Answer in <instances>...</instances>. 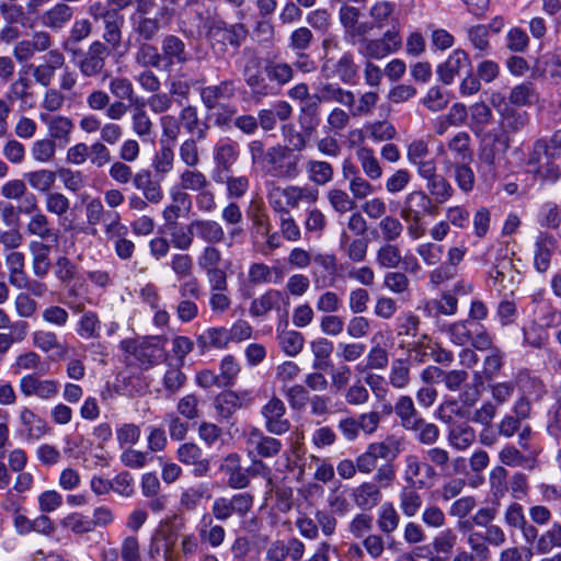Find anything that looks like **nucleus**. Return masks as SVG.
Returning a JSON list of instances; mask_svg holds the SVG:
<instances>
[{"instance_id":"nucleus-50","label":"nucleus","mask_w":561,"mask_h":561,"mask_svg":"<svg viewBox=\"0 0 561 561\" xmlns=\"http://www.w3.org/2000/svg\"><path fill=\"white\" fill-rule=\"evenodd\" d=\"M241 407V397L233 391L221 392L215 399L216 412L222 419L231 417Z\"/></svg>"},{"instance_id":"nucleus-60","label":"nucleus","mask_w":561,"mask_h":561,"mask_svg":"<svg viewBox=\"0 0 561 561\" xmlns=\"http://www.w3.org/2000/svg\"><path fill=\"white\" fill-rule=\"evenodd\" d=\"M31 157L37 163L53 162L56 157V142L49 138L35 140L31 147Z\"/></svg>"},{"instance_id":"nucleus-33","label":"nucleus","mask_w":561,"mask_h":561,"mask_svg":"<svg viewBox=\"0 0 561 561\" xmlns=\"http://www.w3.org/2000/svg\"><path fill=\"white\" fill-rule=\"evenodd\" d=\"M197 238L210 244L220 243L225 239L224 228L219 222L211 219H196L192 221Z\"/></svg>"},{"instance_id":"nucleus-15","label":"nucleus","mask_w":561,"mask_h":561,"mask_svg":"<svg viewBox=\"0 0 561 561\" xmlns=\"http://www.w3.org/2000/svg\"><path fill=\"white\" fill-rule=\"evenodd\" d=\"M161 58L165 66L172 67L190 61L191 54L182 38L168 34L161 41Z\"/></svg>"},{"instance_id":"nucleus-37","label":"nucleus","mask_w":561,"mask_h":561,"mask_svg":"<svg viewBox=\"0 0 561 561\" xmlns=\"http://www.w3.org/2000/svg\"><path fill=\"white\" fill-rule=\"evenodd\" d=\"M130 115L131 130L142 140L149 139L153 134V123L145 110L144 103L134 104Z\"/></svg>"},{"instance_id":"nucleus-28","label":"nucleus","mask_w":561,"mask_h":561,"mask_svg":"<svg viewBox=\"0 0 561 561\" xmlns=\"http://www.w3.org/2000/svg\"><path fill=\"white\" fill-rule=\"evenodd\" d=\"M449 445L459 451L468 449L476 440V431L467 423L450 424L447 434Z\"/></svg>"},{"instance_id":"nucleus-14","label":"nucleus","mask_w":561,"mask_h":561,"mask_svg":"<svg viewBox=\"0 0 561 561\" xmlns=\"http://www.w3.org/2000/svg\"><path fill=\"white\" fill-rule=\"evenodd\" d=\"M305 550V543L296 537H291L287 541L275 540L268 546L265 559L267 561H286L289 558L290 561H300Z\"/></svg>"},{"instance_id":"nucleus-2","label":"nucleus","mask_w":561,"mask_h":561,"mask_svg":"<svg viewBox=\"0 0 561 561\" xmlns=\"http://www.w3.org/2000/svg\"><path fill=\"white\" fill-rule=\"evenodd\" d=\"M438 206L422 190L408 193L402 202L400 217L407 224V233L412 240L424 237L426 232L424 217L436 216Z\"/></svg>"},{"instance_id":"nucleus-4","label":"nucleus","mask_w":561,"mask_h":561,"mask_svg":"<svg viewBox=\"0 0 561 561\" xmlns=\"http://www.w3.org/2000/svg\"><path fill=\"white\" fill-rule=\"evenodd\" d=\"M381 415L377 411H368L358 415H348L337 421V430L346 442H355L363 433L371 436L379 427Z\"/></svg>"},{"instance_id":"nucleus-47","label":"nucleus","mask_w":561,"mask_h":561,"mask_svg":"<svg viewBox=\"0 0 561 561\" xmlns=\"http://www.w3.org/2000/svg\"><path fill=\"white\" fill-rule=\"evenodd\" d=\"M178 118L188 133L196 136L197 140L206 138L208 127L206 125L201 126L197 108L195 106L187 105L183 107Z\"/></svg>"},{"instance_id":"nucleus-12","label":"nucleus","mask_w":561,"mask_h":561,"mask_svg":"<svg viewBox=\"0 0 561 561\" xmlns=\"http://www.w3.org/2000/svg\"><path fill=\"white\" fill-rule=\"evenodd\" d=\"M75 313H80L76 323L77 335L84 341H96L101 337L102 322L99 314L92 310H85L84 304L71 305Z\"/></svg>"},{"instance_id":"nucleus-26","label":"nucleus","mask_w":561,"mask_h":561,"mask_svg":"<svg viewBox=\"0 0 561 561\" xmlns=\"http://www.w3.org/2000/svg\"><path fill=\"white\" fill-rule=\"evenodd\" d=\"M214 519L209 514H204L197 525V531L202 542L217 548L225 541L226 530L221 525L215 524Z\"/></svg>"},{"instance_id":"nucleus-58","label":"nucleus","mask_w":561,"mask_h":561,"mask_svg":"<svg viewBox=\"0 0 561 561\" xmlns=\"http://www.w3.org/2000/svg\"><path fill=\"white\" fill-rule=\"evenodd\" d=\"M408 431L416 433V439L423 445H434L439 439V428L426 422L422 416Z\"/></svg>"},{"instance_id":"nucleus-56","label":"nucleus","mask_w":561,"mask_h":561,"mask_svg":"<svg viewBox=\"0 0 561 561\" xmlns=\"http://www.w3.org/2000/svg\"><path fill=\"white\" fill-rule=\"evenodd\" d=\"M389 383L394 389H404L411 381L410 363L408 359L397 358L391 363Z\"/></svg>"},{"instance_id":"nucleus-39","label":"nucleus","mask_w":561,"mask_h":561,"mask_svg":"<svg viewBox=\"0 0 561 561\" xmlns=\"http://www.w3.org/2000/svg\"><path fill=\"white\" fill-rule=\"evenodd\" d=\"M403 428L409 430L421 417L410 396H400L393 407Z\"/></svg>"},{"instance_id":"nucleus-44","label":"nucleus","mask_w":561,"mask_h":561,"mask_svg":"<svg viewBox=\"0 0 561 561\" xmlns=\"http://www.w3.org/2000/svg\"><path fill=\"white\" fill-rule=\"evenodd\" d=\"M24 179L31 188L47 194L56 183V172L48 169H39L25 173Z\"/></svg>"},{"instance_id":"nucleus-36","label":"nucleus","mask_w":561,"mask_h":561,"mask_svg":"<svg viewBox=\"0 0 561 561\" xmlns=\"http://www.w3.org/2000/svg\"><path fill=\"white\" fill-rule=\"evenodd\" d=\"M33 345L43 353L56 352L60 357L67 353V347L60 343L57 334L48 330H37L32 335Z\"/></svg>"},{"instance_id":"nucleus-63","label":"nucleus","mask_w":561,"mask_h":561,"mask_svg":"<svg viewBox=\"0 0 561 561\" xmlns=\"http://www.w3.org/2000/svg\"><path fill=\"white\" fill-rule=\"evenodd\" d=\"M400 516L391 503H385L379 512L377 525L379 530L385 535L392 534L399 526Z\"/></svg>"},{"instance_id":"nucleus-40","label":"nucleus","mask_w":561,"mask_h":561,"mask_svg":"<svg viewBox=\"0 0 561 561\" xmlns=\"http://www.w3.org/2000/svg\"><path fill=\"white\" fill-rule=\"evenodd\" d=\"M356 157L364 174L371 181H377L382 176V168L371 148L359 147L356 150Z\"/></svg>"},{"instance_id":"nucleus-24","label":"nucleus","mask_w":561,"mask_h":561,"mask_svg":"<svg viewBox=\"0 0 561 561\" xmlns=\"http://www.w3.org/2000/svg\"><path fill=\"white\" fill-rule=\"evenodd\" d=\"M240 156L239 144L231 139H224L219 141L214 148V161L216 165L230 172Z\"/></svg>"},{"instance_id":"nucleus-51","label":"nucleus","mask_w":561,"mask_h":561,"mask_svg":"<svg viewBox=\"0 0 561 561\" xmlns=\"http://www.w3.org/2000/svg\"><path fill=\"white\" fill-rule=\"evenodd\" d=\"M471 138L467 131H458L447 144L448 149L454 153L456 162H470L472 150Z\"/></svg>"},{"instance_id":"nucleus-55","label":"nucleus","mask_w":561,"mask_h":561,"mask_svg":"<svg viewBox=\"0 0 561 561\" xmlns=\"http://www.w3.org/2000/svg\"><path fill=\"white\" fill-rule=\"evenodd\" d=\"M477 329L478 323L471 320H462L449 324L447 332L455 344L463 346L471 341L473 331H477Z\"/></svg>"},{"instance_id":"nucleus-17","label":"nucleus","mask_w":561,"mask_h":561,"mask_svg":"<svg viewBox=\"0 0 561 561\" xmlns=\"http://www.w3.org/2000/svg\"><path fill=\"white\" fill-rule=\"evenodd\" d=\"M236 83L231 79L220 81L201 90V100L207 110H215L220 101H229L236 96Z\"/></svg>"},{"instance_id":"nucleus-23","label":"nucleus","mask_w":561,"mask_h":561,"mask_svg":"<svg viewBox=\"0 0 561 561\" xmlns=\"http://www.w3.org/2000/svg\"><path fill=\"white\" fill-rule=\"evenodd\" d=\"M557 249V240L553 236L540 233L535 242L534 265L539 273H545L550 266L553 252Z\"/></svg>"},{"instance_id":"nucleus-1","label":"nucleus","mask_w":561,"mask_h":561,"mask_svg":"<svg viewBox=\"0 0 561 561\" xmlns=\"http://www.w3.org/2000/svg\"><path fill=\"white\" fill-rule=\"evenodd\" d=\"M331 102L352 107L355 102V94L337 83H320L317 87V92L300 107L298 123L307 135L311 136L319 126L320 104Z\"/></svg>"},{"instance_id":"nucleus-38","label":"nucleus","mask_w":561,"mask_h":561,"mask_svg":"<svg viewBox=\"0 0 561 561\" xmlns=\"http://www.w3.org/2000/svg\"><path fill=\"white\" fill-rule=\"evenodd\" d=\"M0 14L7 24H19L23 27H32L34 24L32 14L26 11V5L23 7L18 2H0Z\"/></svg>"},{"instance_id":"nucleus-34","label":"nucleus","mask_w":561,"mask_h":561,"mask_svg":"<svg viewBox=\"0 0 561 561\" xmlns=\"http://www.w3.org/2000/svg\"><path fill=\"white\" fill-rule=\"evenodd\" d=\"M425 187L426 194L432 198L433 204L436 206L447 203L455 194L453 185L442 174H437L433 179L428 180Z\"/></svg>"},{"instance_id":"nucleus-49","label":"nucleus","mask_w":561,"mask_h":561,"mask_svg":"<svg viewBox=\"0 0 561 561\" xmlns=\"http://www.w3.org/2000/svg\"><path fill=\"white\" fill-rule=\"evenodd\" d=\"M124 24V16L119 13L116 16L103 21L104 32L102 35L103 43L112 50H116L122 44V26Z\"/></svg>"},{"instance_id":"nucleus-59","label":"nucleus","mask_w":561,"mask_h":561,"mask_svg":"<svg viewBox=\"0 0 561 561\" xmlns=\"http://www.w3.org/2000/svg\"><path fill=\"white\" fill-rule=\"evenodd\" d=\"M301 156L294 154L291 149L286 146L279 164L280 169L277 178L286 180L297 179L301 173Z\"/></svg>"},{"instance_id":"nucleus-62","label":"nucleus","mask_w":561,"mask_h":561,"mask_svg":"<svg viewBox=\"0 0 561 561\" xmlns=\"http://www.w3.org/2000/svg\"><path fill=\"white\" fill-rule=\"evenodd\" d=\"M376 262L382 268H397L402 262L401 251L392 242H386L377 250Z\"/></svg>"},{"instance_id":"nucleus-13","label":"nucleus","mask_w":561,"mask_h":561,"mask_svg":"<svg viewBox=\"0 0 561 561\" xmlns=\"http://www.w3.org/2000/svg\"><path fill=\"white\" fill-rule=\"evenodd\" d=\"M490 277L496 290L504 297L507 294L513 295L516 286L519 283V273L514 267L510 259H502L495 267L491 271Z\"/></svg>"},{"instance_id":"nucleus-43","label":"nucleus","mask_w":561,"mask_h":561,"mask_svg":"<svg viewBox=\"0 0 561 561\" xmlns=\"http://www.w3.org/2000/svg\"><path fill=\"white\" fill-rule=\"evenodd\" d=\"M179 186L183 191L201 192L210 186L207 176L199 170L186 168L180 174Z\"/></svg>"},{"instance_id":"nucleus-35","label":"nucleus","mask_w":561,"mask_h":561,"mask_svg":"<svg viewBox=\"0 0 561 561\" xmlns=\"http://www.w3.org/2000/svg\"><path fill=\"white\" fill-rule=\"evenodd\" d=\"M283 294L277 289H270L260 297L252 300L249 312L252 317L265 316L271 310H278Z\"/></svg>"},{"instance_id":"nucleus-32","label":"nucleus","mask_w":561,"mask_h":561,"mask_svg":"<svg viewBox=\"0 0 561 561\" xmlns=\"http://www.w3.org/2000/svg\"><path fill=\"white\" fill-rule=\"evenodd\" d=\"M307 179L319 186L330 183L334 176L332 164L324 160L308 159L305 163Z\"/></svg>"},{"instance_id":"nucleus-64","label":"nucleus","mask_w":561,"mask_h":561,"mask_svg":"<svg viewBox=\"0 0 561 561\" xmlns=\"http://www.w3.org/2000/svg\"><path fill=\"white\" fill-rule=\"evenodd\" d=\"M556 547L561 548V525L558 523L552 524L536 542V550L539 553H548Z\"/></svg>"},{"instance_id":"nucleus-6","label":"nucleus","mask_w":561,"mask_h":561,"mask_svg":"<svg viewBox=\"0 0 561 561\" xmlns=\"http://www.w3.org/2000/svg\"><path fill=\"white\" fill-rule=\"evenodd\" d=\"M270 472V468L261 460H253V469H244L241 466V456L230 453L222 458L219 470L228 477L227 484L231 489H245L250 484L249 473H259L260 470Z\"/></svg>"},{"instance_id":"nucleus-18","label":"nucleus","mask_w":561,"mask_h":561,"mask_svg":"<svg viewBox=\"0 0 561 561\" xmlns=\"http://www.w3.org/2000/svg\"><path fill=\"white\" fill-rule=\"evenodd\" d=\"M424 470L427 479L436 477L435 469L427 462H423L417 455L410 454L404 457L403 479L408 485H417L419 489L426 486L423 479H417Z\"/></svg>"},{"instance_id":"nucleus-5","label":"nucleus","mask_w":561,"mask_h":561,"mask_svg":"<svg viewBox=\"0 0 561 561\" xmlns=\"http://www.w3.org/2000/svg\"><path fill=\"white\" fill-rule=\"evenodd\" d=\"M207 36L214 51L222 55L227 50V44L238 49L245 41L248 30L242 23L216 22L209 27Z\"/></svg>"},{"instance_id":"nucleus-22","label":"nucleus","mask_w":561,"mask_h":561,"mask_svg":"<svg viewBox=\"0 0 561 561\" xmlns=\"http://www.w3.org/2000/svg\"><path fill=\"white\" fill-rule=\"evenodd\" d=\"M73 16V9L67 3L58 2L39 15L43 26L59 31L65 27Z\"/></svg>"},{"instance_id":"nucleus-3","label":"nucleus","mask_w":561,"mask_h":561,"mask_svg":"<svg viewBox=\"0 0 561 561\" xmlns=\"http://www.w3.org/2000/svg\"><path fill=\"white\" fill-rule=\"evenodd\" d=\"M71 54L72 62L80 73L85 78H95L104 72L111 48L101 41H94L87 51L71 49Z\"/></svg>"},{"instance_id":"nucleus-48","label":"nucleus","mask_w":561,"mask_h":561,"mask_svg":"<svg viewBox=\"0 0 561 561\" xmlns=\"http://www.w3.org/2000/svg\"><path fill=\"white\" fill-rule=\"evenodd\" d=\"M310 350L313 355L312 366L314 369H324L329 365L333 353V342L327 337H318L310 342Z\"/></svg>"},{"instance_id":"nucleus-8","label":"nucleus","mask_w":561,"mask_h":561,"mask_svg":"<svg viewBox=\"0 0 561 561\" xmlns=\"http://www.w3.org/2000/svg\"><path fill=\"white\" fill-rule=\"evenodd\" d=\"M358 66L354 55L345 51L339 59L327 58L321 66V75L325 79L337 78L342 83H352L357 77Z\"/></svg>"},{"instance_id":"nucleus-11","label":"nucleus","mask_w":561,"mask_h":561,"mask_svg":"<svg viewBox=\"0 0 561 561\" xmlns=\"http://www.w3.org/2000/svg\"><path fill=\"white\" fill-rule=\"evenodd\" d=\"M245 443L252 448L249 454L255 453L261 458L276 457L283 449V443L278 438L265 435L257 427H251L245 433Z\"/></svg>"},{"instance_id":"nucleus-41","label":"nucleus","mask_w":561,"mask_h":561,"mask_svg":"<svg viewBox=\"0 0 561 561\" xmlns=\"http://www.w3.org/2000/svg\"><path fill=\"white\" fill-rule=\"evenodd\" d=\"M26 232L30 236H35L41 240H57L58 233L50 227L48 217L43 213H35L34 216L30 217L26 225Z\"/></svg>"},{"instance_id":"nucleus-42","label":"nucleus","mask_w":561,"mask_h":561,"mask_svg":"<svg viewBox=\"0 0 561 561\" xmlns=\"http://www.w3.org/2000/svg\"><path fill=\"white\" fill-rule=\"evenodd\" d=\"M249 217L252 222L251 237L253 244H257L260 239L267 236L268 231L272 229L270 218L261 205L252 206L249 211Z\"/></svg>"},{"instance_id":"nucleus-25","label":"nucleus","mask_w":561,"mask_h":561,"mask_svg":"<svg viewBox=\"0 0 561 561\" xmlns=\"http://www.w3.org/2000/svg\"><path fill=\"white\" fill-rule=\"evenodd\" d=\"M41 119L46 124L49 139H53L55 142L56 140H64L68 141L70 138V135L73 131L75 124L73 121L64 115H46L41 114Z\"/></svg>"},{"instance_id":"nucleus-20","label":"nucleus","mask_w":561,"mask_h":561,"mask_svg":"<svg viewBox=\"0 0 561 561\" xmlns=\"http://www.w3.org/2000/svg\"><path fill=\"white\" fill-rule=\"evenodd\" d=\"M133 185L151 204H159L164 197L160 183L153 179L151 172L147 169H140L135 173Z\"/></svg>"},{"instance_id":"nucleus-30","label":"nucleus","mask_w":561,"mask_h":561,"mask_svg":"<svg viewBox=\"0 0 561 561\" xmlns=\"http://www.w3.org/2000/svg\"><path fill=\"white\" fill-rule=\"evenodd\" d=\"M284 208H297L300 203L314 204L319 198V191L307 185H289L284 187Z\"/></svg>"},{"instance_id":"nucleus-46","label":"nucleus","mask_w":561,"mask_h":561,"mask_svg":"<svg viewBox=\"0 0 561 561\" xmlns=\"http://www.w3.org/2000/svg\"><path fill=\"white\" fill-rule=\"evenodd\" d=\"M108 93L119 101H127L130 104L138 103L133 82L126 77H114L108 81Z\"/></svg>"},{"instance_id":"nucleus-45","label":"nucleus","mask_w":561,"mask_h":561,"mask_svg":"<svg viewBox=\"0 0 561 561\" xmlns=\"http://www.w3.org/2000/svg\"><path fill=\"white\" fill-rule=\"evenodd\" d=\"M417 485H405L399 494L400 508L407 517L415 516L422 507V496L417 492Z\"/></svg>"},{"instance_id":"nucleus-19","label":"nucleus","mask_w":561,"mask_h":561,"mask_svg":"<svg viewBox=\"0 0 561 561\" xmlns=\"http://www.w3.org/2000/svg\"><path fill=\"white\" fill-rule=\"evenodd\" d=\"M351 499L359 510L370 511L381 502L382 494L378 484L366 481L352 490Z\"/></svg>"},{"instance_id":"nucleus-53","label":"nucleus","mask_w":561,"mask_h":561,"mask_svg":"<svg viewBox=\"0 0 561 561\" xmlns=\"http://www.w3.org/2000/svg\"><path fill=\"white\" fill-rule=\"evenodd\" d=\"M197 342L202 347L224 348L231 342V334L224 327L210 328L198 335Z\"/></svg>"},{"instance_id":"nucleus-27","label":"nucleus","mask_w":561,"mask_h":561,"mask_svg":"<svg viewBox=\"0 0 561 561\" xmlns=\"http://www.w3.org/2000/svg\"><path fill=\"white\" fill-rule=\"evenodd\" d=\"M19 421L23 427L22 432L28 440H37L47 433L46 422L27 407L20 410Z\"/></svg>"},{"instance_id":"nucleus-10","label":"nucleus","mask_w":561,"mask_h":561,"mask_svg":"<svg viewBox=\"0 0 561 561\" xmlns=\"http://www.w3.org/2000/svg\"><path fill=\"white\" fill-rule=\"evenodd\" d=\"M19 389L26 397L51 400L59 392V382L54 379H42L35 374H26L19 380Z\"/></svg>"},{"instance_id":"nucleus-7","label":"nucleus","mask_w":561,"mask_h":561,"mask_svg":"<svg viewBox=\"0 0 561 561\" xmlns=\"http://www.w3.org/2000/svg\"><path fill=\"white\" fill-rule=\"evenodd\" d=\"M254 497L249 492L232 494L231 496H218L211 504L209 514L218 522H226L232 516L244 517L253 506Z\"/></svg>"},{"instance_id":"nucleus-54","label":"nucleus","mask_w":561,"mask_h":561,"mask_svg":"<svg viewBox=\"0 0 561 561\" xmlns=\"http://www.w3.org/2000/svg\"><path fill=\"white\" fill-rule=\"evenodd\" d=\"M135 62L144 68H160L162 61L161 53L148 42L141 43L134 56Z\"/></svg>"},{"instance_id":"nucleus-57","label":"nucleus","mask_w":561,"mask_h":561,"mask_svg":"<svg viewBox=\"0 0 561 561\" xmlns=\"http://www.w3.org/2000/svg\"><path fill=\"white\" fill-rule=\"evenodd\" d=\"M277 340L280 350L290 357L298 355L305 344L304 335L294 330L282 331L278 333Z\"/></svg>"},{"instance_id":"nucleus-61","label":"nucleus","mask_w":561,"mask_h":561,"mask_svg":"<svg viewBox=\"0 0 561 561\" xmlns=\"http://www.w3.org/2000/svg\"><path fill=\"white\" fill-rule=\"evenodd\" d=\"M175 156L171 146L162 142L160 149L152 159V168L156 174L164 176L174 168Z\"/></svg>"},{"instance_id":"nucleus-21","label":"nucleus","mask_w":561,"mask_h":561,"mask_svg":"<svg viewBox=\"0 0 561 561\" xmlns=\"http://www.w3.org/2000/svg\"><path fill=\"white\" fill-rule=\"evenodd\" d=\"M244 81L254 96H267L272 94V88L267 83L260 64L256 60L247 62L242 71Z\"/></svg>"},{"instance_id":"nucleus-52","label":"nucleus","mask_w":561,"mask_h":561,"mask_svg":"<svg viewBox=\"0 0 561 561\" xmlns=\"http://www.w3.org/2000/svg\"><path fill=\"white\" fill-rule=\"evenodd\" d=\"M470 116L469 127L476 134L479 135L492 121V111L483 102L471 105L468 110Z\"/></svg>"},{"instance_id":"nucleus-16","label":"nucleus","mask_w":561,"mask_h":561,"mask_svg":"<svg viewBox=\"0 0 561 561\" xmlns=\"http://www.w3.org/2000/svg\"><path fill=\"white\" fill-rule=\"evenodd\" d=\"M178 459L186 466H193V476L202 478L210 471V461L203 458L202 449L194 443L182 444L176 451Z\"/></svg>"},{"instance_id":"nucleus-31","label":"nucleus","mask_w":561,"mask_h":561,"mask_svg":"<svg viewBox=\"0 0 561 561\" xmlns=\"http://www.w3.org/2000/svg\"><path fill=\"white\" fill-rule=\"evenodd\" d=\"M30 252L32 255V270L34 276L44 278L50 270V245L42 241H31Z\"/></svg>"},{"instance_id":"nucleus-9","label":"nucleus","mask_w":561,"mask_h":561,"mask_svg":"<svg viewBox=\"0 0 561 561\" xmlns=\"http://www.w3.org/2000/svg\"><path fill=\"white\" fill-rule=\"evenodd\" d=\"M285 403L273 396L261 409L265 430L273 435H284L290 430V421L285 417Z\"/></svg>"},{"instance_id":"nucleus-29","label":"nucleus","mask_w":561,"mask_h":561,"mask_svg":"<svg viewBox=\"0 0 561 561\" xmlns=\"http://www.w3.org/2000/svg\"><path fill=\"white\" fill-rule=\"evenodd\" d=\"M468 64L469 58L463 50H454L448 59L437 67V75L445 84H449L453 82L454 78L459 75V71L468 66Z\"/></svg>"}]
</instances>
